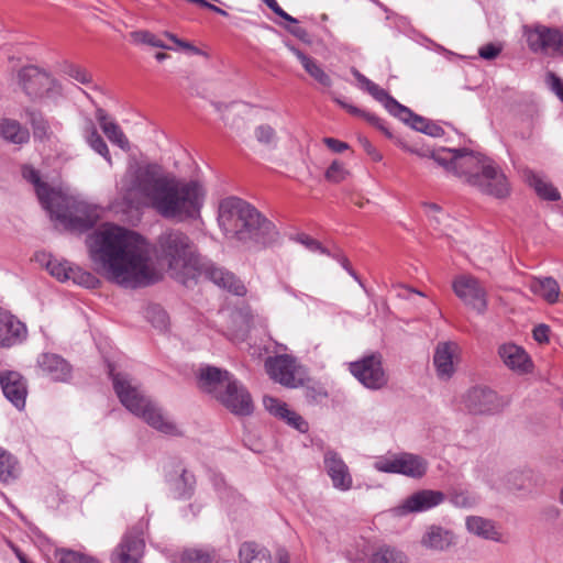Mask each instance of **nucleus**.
Masks as SVG:
<instances>
[{
    "mask_svg": "<svg viewBox=\"0 0 563 563\" xmlns=\"http://www.w3.org/2000/svg\"><path fill=\"white\" fill-rule=\"evenodd\" d=\"M120 192L130 207L146 206L165 219L177 220L197 218L205 199L198 181L164 174L157 164L130 168L121 179Z\"/></svg>",
    "mask_w": 563,
    "mask_h": 563,
    "instance_id": "f257e3e1",
    "label": "nucleus"
},
{
    "mask_svg": "<svg viewBox=\"0 0 563 563\" xmlns=\"http://www.w3.org/2000/svg\"><path fill=\"white\" fill-rule=\"evenodd\" d=\"M87 246L95 269L111 283L135 289L158 280L147 242L133 231L103 225L87 239Z\"/></svg>",
    "mask_w": 563,
    "mask_h": 563,
    "instance_id": "f03ea898",
    "label": "nucleus"
},
{
    "mask_svg": "<svg viewBox=\"0 0 563 563\" xmlns=\"http://www.w3.org/2000/svg\"><path fill=\"white\" fill-rule=\"evenodd\" d=\"M430 157L449 173L484 195L507 198L510 184L504 170L489 157L467 148L441 147L432 150Z\"/></svg>",
    "mask_w": 563,
    "mask_h": 563,
    "instance_id": "7ed1b4c3",
    "label": "nucleus"
},
{
    "mask_svg": "<svg viewBox=\"0 0 563 563\" xmlns=\"http://www.w3.org/2000/svg\"><path fill=\"white\" fill-rule=\"evenodd\" d=\"M218 222L228 240L246 247H269L279 240L275 224L238 197L220 202Z\"/></svg>",
    "mask_w": 563,
    "mask_h": 563,
    "instance_id": "20e7f679",
    "label": "nucleus"
},
{
    "mask_svg": "<svg viewBox=\"0 0 563 563\" xmlns=\"http://www.w3.org/2000/svg\"><path fill=\"white\" fill-rule=\"evenodd\" d=\"M153 251L157 261L167 266L173 279L186 287L196 284L200 254L186 233L178 229L165 230L158 235Z\"/></svg>",
    "mask_w": 563,
    "mask_h": 563,
    "instance_id": "39448f33",
    "label": "nucleus"
},
{
    "mask_svg": "<svg viewBox=\"0 0 563 563\" xmlns=\"http://www.w3.org/2000/svg\"><path fill=\"white\" fill-rule=\"evenodd\" d=\"M109 375L112 378L117 396L130 412L141 417L148 426L164 434L173 437L183 435L179 428L144 394L140 385L132 377L124 373H114L111 367Z\"/></svg>",
    "mask_w": 563,
    "mask_h": 563,
    "instance_id": "423d86ee",
    "label": "nucleus"
},
{
    "mask_svg": "<svg viewBox=\"0 0 563 563\" xmlns=\"http://www.w3.org/2000/svg\"><path fill=\"white\" fill-rule=\"evenodd\" d=\"M45 210L53 221L71 232H86L99 220V210L96 206L60 191L53 200L52 208Z\"/></svg>",
    "mask_w": 563,
    "mask_h": 563,
    "instance_id": "0eeeda50",
    "label": "nucleus"
},
{
    "mask_svg": "<svg viewBox=\"0 0 563 563\" xmlns=\"http://www.w3.org/2000/svg\"><path fill=\"white\" fill-rule=\"evenodd\" d=\"M19 84L32 100H55L62 96L60 84L47 71L37 66H25L20 69Z\"/></svg>",
    "mask_w": 563,
    "mask_h": 563,
    "instance_id": "6e6552de",
    "label": "nucleus"
},
{
    "mask_svg": "<svg viewBox=\"0 0 563 563\" xmlns=\"http://www.w3.org/2000/svg\"><path fill=\"white\" fill-rule=\"evenodd\" d=\"M353 76L375 100L384 106V108L394 117L404 123L410 125L413 130L422 132V117L415 114L409 108L399 103L385 89L369 80L357 69L352 70Z\"/></svg>",
    "mask_w": 563,
    "mask_h": 563,
    "instance_id": "1a4fd4ad",
    "label": "nucleus"
},
{
    "mask_svg": "<svg viewBox=\"0 0 563 563\" xmlns=\"http://www.w3.org/2000/svg\"><path fill=\"white\" fill-rule=\"evenodd\" d=\"M461 404L470 415L494 416L501 412L509 400L488 387L475 386L462 395Z\"/></svg>",
    "mask_w": 563,
    "mask_h": 563,
    "instance_id": "9d476101",
    "label": "nucleus"
},
{
    "mask_svg": "<svg viewBox=\"0 0 563 563\" xmlns=\"http://www.w3.org/2000/svg\"><path fill=\"white\" fill-rule=\"evenodd\" d=\"M350 372L364 387L371 390H379L388 383L379 353H372L350 363Z\"/></svg>",
    "mask_w": 563,
    "mask_h": 563,
    "instance_id": "9b49d317",
    "label": "nucleus"
},
{
    "mask_svg": "<svg viewBox=\"0 0 563 563\" xmlns=\"http://www.w3.org/2000/svg\"><path fill=\"white\" fill-rule=\"evenodd\" d=\"M525 35L529 48L534 53L563 54V32L555 27L536 25L526 27Z\"/></svg>",
    "mask_w": 563,
    "mask_h": 563,
    "instance_id": "f8f14e48",
    "label": "nucleus"
},
{
    "mask_svg": "<svg viewBox=\"0 0 563 563\" xmlns=\"http://www.w3.org/2000/svg\"><path fill=\"white\" fill-rule=\"evenodd\" d=\"M198 266L197 278L199 276H205L214 285L227 289L236 296H244L246 294L244 284L239 278H236L234 274L222 267L216 266L208 258L200 255Z\"/></svg>",
    "mask_w": 563,
    "mask_h": 563,
    "instance_id": "ddd939ff",
    "label": "nucleus"
},
{
    "mask_svg": "<svg viewBox=\"0 0 563 563\" xmlns=\"http://www.w3.org/2000/svg\"><path fill=\"white\" fill-rule=\"evenodd\" d=\"M455 295L468 307L484 313L487 308L486 290L478 279L471 275H462L453 283Z\"/></svg>",
    "mask_w": 563,
    "mask_h": 563,
    "instance_id": "4468645a",
    "label": "nucleus"
},
{
    "mask_svg": "<svg viewBox=\"0 0 563 563\" xmlns=\"http://www.w3.org/2000/svg\"><path fill=\"white\" fill-rule=\"evenodd\" d=\"M145 549L143 530L136 526L129 530L111 554V563H140Z\"/></svg>",
    "mask_w": 563,
    "mask_h": 563,
    "instance_id": "2eb2a0df",
    "label": "nucleus"
},
{
    "mask_svg": "<svg viewBox=\"0 0 563 563\" xmlns=\"http://www.w3.org/2000/svg\"><path fill=\"white\" fill-rule=\"evenodd\" d=\"M198 387L216 399L224 388L236 390L234 387V377L227 369L216 366H201L198 371Z\"/></svg>",
    "mask_w": 563,
    "mask_h": 563,
    "instance_id": "dca6fc26",
    "label": "nucleus"
},
{
    "mask_svg": "<svg viewBox=\"0 0 563 563\" xmlns=\"http://www.w3.org/2000/svg\"><path fill=\"white\" fill-rule=\"evenodd\" d=\"M323 464L324 471L330 477L335 489L346 492L352 488L353 478L349 466L338 452L333 450H327L323 454Z\"/></svg>",
    "mask_w": 563,
    "mask_h": 563,
    "instance_id": "f3484780",
    "label": "nucleus"
},
{
    "mask_svg": "<svg viewBox=\"0 0 563 563\" xmlns=\"http://www.w3.org/2000/svg\"><path fill=\"white\" fill-rule=\"evenodd\" d=\"M236 390L224 388L217 397L227 409L238 416H249L253 412V401L246 388L234 378Z\"/></svg>",
    "mask_w": 563,
    "mask_h": 563,
    "instance_id": "a211bd4d",
    "label": "nucleus"
},
{
    "mask_svg": "<svg viewBox=\"0 0 563 563\" xmlns=\"http://www.w3.org/2000/svg\"><path fill=\"white\" fill-rule=\"evenodd\" d=\"M26 336V325L10 311L0 308V347L20 344Z\"/></svg>",
    "mask_w": 563,
    "mask_h": 563,
    "instance_id": "6ab92c4d",
    "label": "nucleus"
},
{
    "mask_svg": "<svg viewBox=\"0 0 563 563\" xmlns=\"http://www.w3.org/2000/svg\"><path fill=\"white\" fill-rule=\"evenodd\" d=\"M265 369L269 377L286 387H296L295 360L287 355L269 356L265 361Z\"/></svg>",
    "mask_w": 563,
    "mask_h": 563,
    "instance_id": "aec40b11",
    "label": "nucleus"
},
{
    "mask_svg": "<svg viewBox=\"0 0 563 563\" xmlns=\"http://www.w3.org/2000/svg\"><path fill=\"white\" fill-rule=\"evenodd\" d=\"M0 385L5 398L19 410L25 407L27 395L26 382L23 376L13 371L0 374Z\"/></svg>",
    "mask_w": 563,
    "mask_h": 563,
    "instance_id": "412c9836",
    "label": "nucleus"
},
{
    "mask_svg": "<svg viewBox=\"0 0 563 563\" xmlns=\"http://www.w3.org/2000/svg\"><path fill=\"white\" fill-rule=\"evenodd\" d=\"M41 371L55 382H67L71 376L70 364L60 355L43 353L37 357Z\"/></svg>",
    "mask_w": 563,
    "mask_h": 563,
    "instance_id": "4be33fe9",
    "label": "nucleus"
},
{
    "mask_svg": "<svg viewBox=\"0 0 563 563\" xmlns=\"http://www.w3.org/2000/svg\"><path fill=\"white\" fill-rule=\"evenodd\" d=\"M498 354L509 369L519 374L528 373L532 367L529 355L519 345L512 343L503 344L498 349Z\"/></svg>",
    "mask_w": 563,
    "mask_h": 563,
    "instance_id": "5701e85b",
    "label": "nucleus"
},
{
    "mask_svg": "<svg viewBox=\"0 0 563 563\" xmlns=\"http://www.w3.org/2000/svg\"><path fill=\"white\" fill-rule=\"evenodd\" d=\"M456 350L457 345L451 342L438 345L433 356V363L439 378L448 380L453 376L455 372L453 357Z\"/></svg>",
    "mask_w": 563,
    "mask_h": 563,
    "instance_id": "b1692460",
    "label": "nucleus"
},
{
    "mask_svg": "<svg viewBox=\"0 0 563 563\" xmlns=\"http://www.w3.org/2000/svg\"><path fill=\"white\" fill-rule=\"evenodd\" d=\"M465 526L467 531L476 537L494 542H503V534L490 519L481 516H468Z\"/></svg>",
    "mask_w": 563,
    "mask_h": 563,
    "instance_id": "393cba45",
    "label": "nucleus"
},
{
    "mask_svg": "<svg viewBox=\"0 0 563 563\" xmlns=\"http://www.w3.org/2000/svg\"><path fill=\"white\" fill-rule=\"evenodd\" d=\"M522 174L527 184L534 189L540 198L549 201L560 200L559 190L547 179L545 175L530 168H525Z\"/></svg>",
    "mask_w": 563,
    "mask_h": 563,
    "instance_id": "a878e982",
    "label": "nucleus"
},
{
    "mask_svg": "<svg viewBox=\"0 0 563 563\" xmlns=\"http://www.w3.org/2000/svg\"><path fill=\"white\" fill-rule=\"evenodd\" d=\"M22 176L25 180L34 185L37 198L44 209L52 208L53 200L59 191L49 188L47 184L41 180L38 172L31 167L24 166L22 168Z\"/></svg>",
    "mask_w": 563,
    "mask_h": 563,
    "instance_id": "bb28decb",
    "label": "nucleus"
},
{
    "mask_svg": "<svg viewBox=\"0 0 563 563\" xmlns=\"http://www.w3.org/2000/svg\"><path fill=\"white\" fill-rule=\"evenodd\" d=\"M528 288L550 305L559 301L560 286L553 277H532L528 282Z\"/></svg>",
    "mask_w": 563,
    "mask_h": 563,
    "instance_id": "cd10ccee",
    "label": "nucleus"
},
{
    "mask_svg": "<svg viewBox=\"0 0 563 563\" xmlns=\"http://www.w3.org/2000/svg\"><path fill=\"white\" fill-rule=\"evenodd\" d=\"M288 49L299 59L305 70L320 85L324 87H330L332 85V80L330 76L320 67L316 59L307 56L300 49L296 48L294 45L286 43Z\"/></svg>",
    "mask_w": 563,
    "mask_h": 563,
    "instance_id": "c85d7f7f",
    "label": "nucleus"
},
{
    "mask_svg": "<svg viewBox=\"0 0 563 563\" xmlns=\"http://www.w3.org/2000/svg\"><path fill=\"white\" fill-rule=\"evenodd\" d=\"M453 544H455V536L451 530L441 526L429 527L424 538V545L433 550L444 551Z\"/></svg>",
    "mask_w": 563,
    "mask_h": 563,
    "instance_id": "c756f323",
    "label": "nucleus"
},
{
    "mask_svg": "<svg viewBox=\"0 0 563 563\" xmlns=\"http://www.w3.org/2000/svg\"><path fill=\"white\" fill-rule=\"evenodd\" d=\"M97 119L100 123V126L108 137V140L119 146L123 151L130 150V143L122 129L113 121L107 120V114L103 110H98Z\"/></svg>",
    "mask_w": 563,
    "mask_h": 563,
    "instance_id": "7c9ffc66",
    "label": "nucleus"
},
{
    "mask_svg": "<svg viewBox=\"0 0 563 563\" xmlns=\"http://www.w3.org/2000/svg\"><path fill=\"white\" fill-rule=\"evenodd\" d=\"M240 563H272L271 552L256 542L246 541L239 549Z\"/></svg>",
    "mask_w": 563,
    "mask_h": 563,
    "instance_id": "2f4dec72",
    "label": "nucleus"
},
{
    "mask_svg": "<svg viewBox=\"0 0 563 563\" xmlns=\"http://www.w3.org/2000/svg\"><path fill=\"white\" fill-rule=\"evenodd\" d=\"M0 136L13 144H23L29 141L30 133L26 129H23L18 121L1 119Z\"/></svg>",
    "mask_w": 563,
    "mask_h": 563,
    "instance_id": "473e14b6",
    "label": "nucleus"
},
{
    "mask_svg": "<svg viewBox=\"0 0 563 563\" xmlns=\"http://www.w3.org/2000/svg\"><path fill=\"white\" fill-rule=\"evenodd\" d=\"M396 462H398V474L413 478L422 476V462L418 455L406 452L398 453Z\"/></svg>",
    "mask_w": 563,
    "mask_h": 563,
    "instance_id": "72a5a7b5",
    "label": "nucleus"
},
{
    "mask_svg": "<svg viewBox=\"0 0 563 563\" xmlns=\"http://www.w3.org/2000/svg\"><path fill=\"white\" fill-rule=\"evenodd\" d=\"M448 496L450 503L456 508L472 509L481 501L476 493L462 487L452 488Z\"/></svg>",
    "mask_w": 563,
    "mask_h": 563,
    "instance_id": "f704fd0d",
    "label": "nucleus"
},
{
    "mask_svg": "<svg viewBox=\"0 0 563 563\" xmlns=\"http://www.w3.org/2000/svg\"><path fill=\"white\" fill-rule=\"evenodd\" d=\"M85 140L96 153L101 155L109 165H112V158L108 145L91 122L88 123L85 129Z\"/></svg>",
    "mask_w": 563,
    "mask_h": 563,
    "instance_id": "c9c22d12",
    "label": "nucleus"
},
{
    "mask_svg": "<svg viewBox=\"0 0 563 563\" xmlns=\"http://www.w3.org/2000/svg\"><path fill=\"white\" fill-rule=\"evenodd\" d=\"M196 479L192 473L183 470L174 482V493L177 498L187 499L194 493Z\"/></svg>",
    "mask_w": 563,
    "mask_h": 563,
    "instance_id": "e433bc0d",
    "label": "nucleus"
},
{
    "mask_svg": "<svg viewBox=\"0 0 563 563\" xmlns=\"http://www.w3.org/2000/svg\"><path fill=\"white\" fill-rule=\"evenodd\" d=\"M18 462L8 451L0 448V481L9 482L18 476Z\"/></svg>",
    "mask_w": 563,
    "mask_h": 563,
    "instance_id": "4c0bfd02",
    "label": "nucleus"
},
{
    "mask_svg": "<svg viewBox=\"0 0 563 563\" xmlns=\"http://www.w3.org/2000/svg\"><path fill=\"white\" fill-rule=\"evenodd\" d=\"M371 563H408V559L395 548L382 547L372 555Z\"/></svg>",
    "mask_w": 563,
    "mask_h": 563,
    "instance_id": "58836bf2",
    "label": "nucleus"
},
{
    "mask_svg": "<svg viewBox=\"0 0 563 563\" xmlns=\"http://www.w3.org/2000/svg\"><path fill=\"white\" fill-rule=\"evenodd\" d=\"M45 263L48 273L60 282L70 279L74 267L67 261H59L52 255L47 256Z\"/></svg>",
    "mask_w": 563,
    "mask_h": 563,
    "instance_id": "ea45409f",
    "label": "nucleus"
},
{
    "mask_svg": "<svg viewBox=\"0 0 563 563\" xmlns=\"http://www.w3.org/2000/svg\"><path fill=\"white\" fill-rule=\"evenodd\" d=\"M25 115L33 128V135L35 139L44 140L48 137L49 126L41 112L27 109L25 111Z\"/></svg>",
    "mask_w": 563,
    "mask_h": 563,
    "instance_id": "a19ab883",
    "label": "nucleus"
},
{
    "mask_svg": "<svg viewBox=\"0 0 563 563\" xmlns=\"http://www.w3.org/2000/svg\"><path fill=\"white\" fill-rule=\"evenodd\" d=\"M132 41L136 44H145L152 47L163 48V49H173V47L166 45L162 40H159L155 34L150 31L139 30L130 33Z\"/></svg>",
    "mask_w": 563,
    "mask_h": 563,
    "instance_id": "79ce46f5",
    "label": "nucleus"
},
{
    "mask_svg": "<svg viewBox=\"0 0 563 563\" xmlns=\"http://www.w3.org/2000/svg\"><path fill=\"white\" fill-rule=\"evenodd\" d=\"M422 510V490L416 492L411 497L407 498L401 505L391 511L395 516H405L410 512Z\"/></svg>",
    "mask_w": 563,
    "mask_h": 563,
    "instance_id": "37998d69",
    "label": "nucleus"
},
{
    "mask_svg": "<svg viewBox=\"0 0 563 563\" xmlns=\"http://www.w3.org/2000/svg\"><path fill=\"white\" fill-rule=\"evenodd\" d=\"M59 563H102L100 560L69 549H62L57 552Z\"/></svg>",
    "mask_w": 563,
    "mask_h": 563,
    "instance_id": "c03bdc74",
    "label": "nucleus"
},
{
    "mask_svg": "<svg viewBox=\"0 0 563 563\" xmlns=\"http://www.w3.org/2000/svg\"><path fill=\"white\" fill-rule=\"evenodd\" d=\"M350 114L363 118L369 124L382 131L386 136L391 137L393 134L389 129L386 126L384 120L378 118L376 114L371 113L366 110L360 108H350Z\"/></svg>",
    "mask_w": 563,
    "mask_h": 563,
    "instance_id": "a18cd8bd",
    "label": "nucleus"
},
{
    "mask_svg": "<svg viewBox=\"0 0 563 563\" xmlns=\"http://www.w3.org/2000/svg\"><path fill=\"white\" fill-rule=\"evenodd\" d=\"M254 136L258 143L267 147H275L277 144L276 131L268 124H261L255 128Z\"/></svg>",
    "mask_w": 563,
    "mask_h": 563,
    "instance_id": "49530a36",
    "label": "nucleus"
},
{
    "mask_svg": "<svg viewBox=\"0 0 563 563\" xmlns=\"http://www.w3.org/2000/svg\"><path fill=\"white\" fill-rule=\"evenodd\" d=\"M63 73L79 84H82L86 86L92 84L91 74L86 68H84L79 65L67 64L64 66Z\"/></svg>",
    "mask_w": 563,
    "mask_h": 563,
    "instance_id": "de8ad7c7",
    "label": "nucleus"
},
{
    "mask_svg": "<svg viewBox=\"0 0 563 563\" xmlns=\"http://www.w3.org/2000/svg\"><path fill=\"white\" fill-rule=\"evenodd\" d=\"M146 318L157 329L165 330L168 325V316L159 306H152L146 311Z\"/></svg>",
    "mask_w": 563,
    "mask_h": 563,
    "instance_id": "09e8293b",
    "label": "nucleus"
},
{
    "mask_svg": "<svg viewBox=\"0 0 563 563\" xmlns=\"http://www.w3.org/2000/svg\"><path fill=\"white\" fill-rule=\"evenodd\" d=\"M70 279L80 286L86 288H95L99 285V279L89 272H85L79 267H74L73 273L70 275Z\"/></svg>",
    "mask_w": 563,
    "mask_h": 563,
    "instance_id": "8fccbe9b",
    "label": "nucleus"
},
{
    "mask_svg": "<svg viewBox=\"0 0 563 563\" xmlns=\"http://www.w3.org/2000/svg\"><path fill=\"white\" fill-rule=\"evenodd\" d=\"M180 563H211V556L201 549H187L181 553Z\"/></svg>",
    "mask_w": 563,
    "mask_h": 563,
    "instance_id": "3c124183",
    "label": "nucleus"
},
{
    "mask_svg": "<svg viewBox=\"0 0 563 563\" xmlns=\"http://www.w3.org/2000/svg\"><path fill=\"white\" fill-rule=\"evenodd\" d=\"M397 454H389L378 457L374 462V468L383 473L398 474Z\"/></svg>",
    "mask_w": 563,
    "mask_h": 563,
    "instance_id": "603ef678",
    "label": "nucleus"
},
{
    "mask_svg": "<svg viewBox=\"0 0 563 563\" xmlns=\"http://www.w3.org/2000/svg\"><path fill=\"white\" fill-rule=\"evenodd\" d=\"M347 170L345 169L343 163L339 161H333L331 165L325 170L324 177L328 181L331 183H341L347 176Z\"/></svg>",
    "mask_w": 563,
    "mask_h": 563,
    "instance_id": "864d4df0",
    "label": "nucleus"
},
{
    "mask_svg": "<svg viewBox=\"0 0 563 563\" xmlns=\"http://www.w3.org/2000/svg\"><path fill=\"white\" fill-rule=\"evenodd\" d=\"M263 404H264L266 410L269 411V413H272L273 416H275L279 419L285 413H287L288 406L277 398H274L271 396H265L263 398Z\"/></svg>",
    "mask_w": 563,
    "mask_h": 563,
    "instance_id": "5fc2aeb1",
    "label": "nucleus"
},
{
    "mask_svg": "<svg viewBox=\"0 0 563 563\" xmlns=\"http://www.w3.org/2000/svg\"><path fill=\"white\" fill-rule=\"evenodd\" d=\"M280 419L301 433L308 431V422L300 415L289 408L287 409V413H285Z\"/></svg>",
    "mask_w": 563,
    "mask_h": 563,
    "instance_id": "6e6d98bb",
    "label": "nucleus"
},
{
    "mask_svg": "<svg viewBox=\"0 0 563 563\" xmlns=\"http://www.w3.org/2000/svg\"><path fill=\"white\" fill-rule=\"evenodd\" d=\"M214 486H216V488L219 493V496L222 500L230 503V500L232 499V501L234 503L240 499V496L236 494L235 490H233L230 487H227L222 477L214 478Z\"/></svg>",
    "mask_w": 563,
    "mask_h": 563,
    "instance_id": "4d7b16f0",
    "label": "nucleus"
},
{
    "mask_svg": "<svg viewBox=\"0 0 563 563\" xmlns=\"http://www.w3.org/2000/svg\"><path fill=\"white\" fill-rule=\"evenodd\" d=\"M444 499V493L424 489V510L439 506Z\"/></svg>",
    "mask_w": 563,
    "mask_h": 563,
    "instance_id": "13d9d810",
    "label": "nucleus"
},
{
    "mask_svg": "<svg viewBox=\"0 0 563 563\" xmlns=\"http://www.w3.org/2000/svg\"><path fill=\"white\" fill-rule=\"evenodd\" d=\"M275 14L284 19L285 21L297 24L298 20L289 15L286 11H284L276 0H262Z\"/></svg>",
    "mask_w": 563,
    "mask_h": 563,
    "instance_id": "bf43d9fd",
    "label": "nucleus"
},
{
    "mask_svg": "<svg viewBox=\"0 0 563 563\" xmlns=\"http://www.w3.org/2000/svg\"><path fill=\"white\" fill-rule=\"evenodd\" d=\"M501 52V46L493 43L486 44L478 49V55L483 59L492 60L495 59Z\"/></svg>",
    "mask_w": 563,
    "mask_h": 563,
    "instance_id": "052dcab7",
    "label": "nucleus"
},
{
    "mask_svg": "<svg viewBox=\"0 0 563 563\" xmlns=\"http://www.w3.org/2000/svg\"><path fill=\"white\" fill-rule=\"evenodd\" d=\"M299 241H300V243H302L307 249H309L312 252L318 251L322 254L330 255L329 251L325 247H323L317 240L311 239L308 235H305V234L300 235Z\"/></svg>",
    "mask_w": 563,
    "mask_h": 563,
    "instance_id": "680f3d73",
    "label": "nucleus"
},
{
    "mask_svg": "<svg viewBox=\"0 0 563 563\" xmlns=\"http://www.w3.org/2000/svg\"><path fill=\"white\" fill-rule=\"evenodd\" d=\"M445 134L444 129L437 122L424 119V135L441 137Z\"/></svg>",
    "mask_w": 563,
    "mask_h": 563,
    "instance_id": "e2e57ef3",
    "label": "nucleus"
},
{
    "mask_svg": "<svg viewBox=\"0 0 563 563\" xmlns=\"http://www.w3.org/2000/svg\"><path fill=\"white\" fill-rule=\"evenodd\" d=\"M548 84L550 85L552 91L563 102V81L561 80V78H559L554 73H549Z\"/></svg>",
    "mask_w": 563,
    "mask_h": 563,
    "instance_id": "0e129e2a",
    "label": "nucleus"
},
{
    "mask_svg": "<svg viewBox=\"0 0 563 563\" xmlns=\"http://www.w3.org/2000/svg\"><path fill=\"white\" fill-rule=\"evenodd\" d=\"M323 143L334 153H342L349 148V144L333 137H324Z\"/></svg>",
    "mask_w": 563,
    "mask_h": 563,
    "instance_id": "69168bd1",
    "label": "nucleus"
},
{
    "mask_svg": "<svg viewBox=\"0 0 563 563\" xmlns=\"http://www.w3.org/2000/svg\"><path fill=\"white\" fill-rule=\"evenodd\" d=\"M550 328L547 324L537 325L533 331V339L539 343H545L549 341Z\"/></svg>",
    "mask_w": 563,
    "mask_h": 563,
    "instance_id": "338daca9",
    "label": "nucleus"
},
{
    "mask_svg": "<svg viewBox=\"0 0 563 563\" xmlns=\"http://www.w3.org/2000/svg\"><path fill=\"white\" fill-rule=\"evenodd\" d=\"M445 214L441 211V209L433 205V203H424V217L431 218L433 217L435 223L441 222V218H443Z\"/></svg>",
    "mask_w": 563,
    "mask_h": 563,
    "instance_id": "774afa93",
    "label": "nucleus"
}]
</instances>
